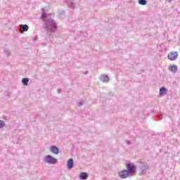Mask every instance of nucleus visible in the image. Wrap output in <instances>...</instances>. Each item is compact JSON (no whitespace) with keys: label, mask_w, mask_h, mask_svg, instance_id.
<instances>
[{"label":"nucleus","mask_w":180,"mask_h":180,"mask_svg":"<svg viewBox=\"0 0 180 180\" xmlns=\"http://www.w3.org/2000/svg\"><path fill=\"white\" fill-rule=\"evenodd\" d=\"M138 4L144 6L147 4V0H139Z\"/></svg>","instance_id":"14"},{"label":"nucleus","mask_w":180,"mask_h":180,"mask_svg":"<svg viewBox=\"0 0 180 180\" xmlns=\"http://www.w3.org/2000/svg\"><path fill=\"white\" fill-rule=\"evenodd\" d=\"M118 175L122 179H126V178H129V176H130V174L127 172V169L119 172Z\"/></svg>","instance_id":"3"},{"label":"nucleus","mask_w":180,"mask_h":180,"mask_svg":"<svg viewBox=\"0 0 180 180\" xmlns=\"http://www.w3.org/2000/svg\"><path fill=\"white\" fill-rule=\"evenodd\" d=\"M162 119V116L159 115V120H161Z\"/></svg>","instance_id":"19"},{"label":"nucleus","mask_w":180,"mask_h":180,"mask_svg":"<svg viewBox=\"0 0 180 180\" xmlns=\"http://www.w3.org/2000/svg\"><path fill=\"white\" fill-rule=\"evenodd\" d=\"M100 80L102 82H108L109 81V77L107 75H103L101 76Z\"/></svg>","instance_id":"10"},{"label":"nucleus","mask_w":180,"mask_h":180,"mask_svg":"<svg viewBox=\"0 0 180 180\" xmlns=\"http://www.w3.org/2000/svg\"><path fill=\"white\" fill-rule=\"evenodd\" d=\"M168 92V89L165 88V86H162L160 89L159 95L160 96H164V95H167V93Z\"/></svg>","instance_id":"6"},{"label":"nucleus","mask_w":180,"mask_h":180,"mask_svg":"<svg viewBox=\"0 0 180 180\" xmlns=\"http://www.w3.org/2000/svg\"><path fill=\"white\" fill-rule=\"evenodd\" d=\"M46 16V13L42 14V18H44Z\"/></svg>","instance_id":"20"},{"label":"nucleus","mask_w":180,"mask_h":180,"mask_svg":"<svg viewBox=\"0 0 180 180\" xmlns=\"http://www.w3.org/2000/svg\"><path fill=\"white\" fill-rule=\"evenodd\" d=\"M22 82L24 85H27L28 82H29V79L27 78H23L22 80Z\"/></svg>","instance_id":"15"},{"label":"nucleus","mask_w":180,"mask_h":180,"mask_svg":"<svg viewBox=\"0 0 180 180\" xmlns=\"http://www.w3.org/2000/svg\"><path fill=\"white\" fill-rule=\"evenodd\" d=\"M140 167H139V169L141 171V172H145V171H147L149 169L150 166H148V164H147V162H140Z\"/></svg>","instance_id":"2"},{"label":"nucleus","mask_w":180,"mask_h":180,"mask_svg":"<svg viewBox=\"0 0 180 180\" xmlns=\"http://www.w3.org/2000/svg\"><path fill=\"white\" fill-rule=\"evenodd\" d=\"M5 126V122L4 121L0 120V129Z\"/></svg>","instance_id":"16"},{"label":"nucleus","mask_w":180,"mask_h":180,"mask_svg":"<svg viewBox=\"0 0 180 180\" xmlns=\"http://www.w3.org/2000/svg\"><path fill=\"white\" fill-rule=\"evenodd\" d=\"M50 151H51V153H53V154H55V155H57V154H58V153H59L58 148H57V147L55 146H51V148H50Z\"/></svg>","instance_id":"7"},{"label":"nucleus","mask_w":180,"mask_h":180,"mask_svg":"<svg viewBox=\"0 0 180 180\" xmlns=\"http://www.w3.org/2000/svg\"><path fill=\"white\" fill-rule=\"evenodd\" d=\"M67 165H68V168L69 169H71L73 168L74 167V160L72 159H69L68 160V163H67Z\"/></svg>","instance_id":"8"},{"label":"nucleus","mask_w":180,"mask_h":180,"mask_svg":"<svg viewBox=\"0 0 180 180\" xmlns=\"http://www.w3.org/2000/svg\"><path fill=\"white\" fill-rule=\"evenodd\" d=\"M169 71L172 72H176L178 71V66L173 65L169 67Z\"/></svg>","instance_id":"9"},{"label":"nucleus","mask_w":180,"mask_h":180,"mask_svg":"<svg viewBox=\"0 0 180 180\" xmlns=\"http://www.w3.org/2000/svg\"><path fill=\"white\" fill-rule=\"evenodd\" d=\"M167 58L170 60V61H174L178 58V52H170Z\"/></svg>","instance_id":"4"},{"label":"nucleus","mask_w":180,"mask_h":180,"mask_svg":"<svg viewBox=\"0 0 180 180\" xmlns=\"http://www.w3.org/2000/svg\"><path fill=\"white\" fill-rule=\"evenodd\" d=\"M46 162H49V164H57V159L50 155H48L46 156Z\"/></svg>","instance_id":"5"},{"label":"nucleus","mask_w":180,"mask_h":180,"mask_svg":"<svg viewBox=\"0 0 180 180\" xmlns=\"http://www.w3.org/2000/svg\"><path fill=\"white\" fill-rule=\"evenodd\" d=\"M126 168L127 173L130 175L131 174H134L136 172V165L134 163L129 162L126 164Z\"/></svg>","instance_id":"1"},{"label":"nucleus","mask_w":180,"mask_h":180,"mask_svg":"<svg viewBox=\"0 0 180 180\" xmlns=\"http://www.w3.org/2000/svg\"><path fill=\"white\" fill-rule=\"evenodd\" d=\"M80 179H86L88 178V174L86 172H82L79 174Z\"/></svg>","instance_id":"11"},{"label":"nucleus","mask_w":180,"mask_h":180,"mask_svg":"<svg viewBox=\"0 0 180 180\" xmlns=\"http://www.w3.org/2000/svg\"><path fill=\"white\" fill-rule=\"evenodd\" d=\"M49 26H51L53 29H56V27H57L56 25V22L53 20H51L49 22Z\"/></svg>","instance_id":"13"},{"label":"nucleus","mask_w":180,"mask_h":180,"mask_svg":"<svg viewBox=\"0 0 180 180\" xmlns=\"http://www.w3.org/2000/svg\"><path fill=\"white\" fill-rule=\"evenodd\" d=\"M20 29L22 32H27V30H29V26H27V25H21Z\"/></svg>","instance_id":"12"},{"label":"nucleus","mask_w":180,"mask_h":180,"mask_svg":"<svg viewBox=\"0 0 180 180\" xmlns=\"http://www.w3.org/2000/svg\"><path fill=\"white\" fill-rule=\"evenodd\" d=\"M167 2H169V4H171V2H172L173 0H165Z\"/></svg>","instance_id":"18"},{"label":"nucleus","mask_w":180,"mask_h":180,"mask_svg":"<svg viewBox=\"0 0 180 180\" xmlns=\"http://www.w3.org/2000/svg\"><path fill=\"white\" fill-rule=\"evenodd\" d=\"M126 143H127V144H128V145L131 144V142L130 141H129V140H127V141H126Z\"/></svg>","instance_id":"17"}]
</instances>
